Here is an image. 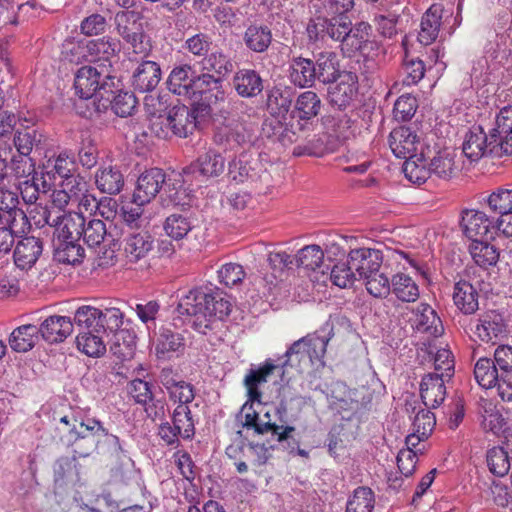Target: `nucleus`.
<instances>
[{
  "label": "nucleus",
  "mask_w": 512,
  "mask_h": 512,
  "mask_svg": "<svg viewBox=\"0 0 512 512\" xmlns=\"http://www.w3.org/2000/svg\"><path fill=\"white\" fill-rule=\"evenodd\" d=\"M231 308V303L219 294L193 289L181 296L177 312L185 317L184 321L190 323L195 330L206 334L217 320H222L230 314Z\"/></svg>",
  "instance_id": "nucleus-1"
},
{
  "label": "nucleus",
  "mask_w": 512,
  "mask_h": 512,
  "mask_svg": "<svg viewBox=\"0 0 512 512\" xmlns=\"http://www.w3.org/2000/svg\"><path fill=\"white\" fill-rule=\"evenodd\" d=\"M334 336V326L326 321L317 331L293 342L285 352L284 365L314 364L325 356L329 341Z\"/></svg>",
  "instance_id": "nucleus-2"
},
{
  "label": "nucleus",
  "mask_w": 512,
  "mask_h": 512,
  "mask_svg": "<svg viewBox=\"0 0 512 512\" xmlns=\"http://www.w3.org/2000/svg\"><path fill=\"white\" fill-rule=\"evenodd\" d=\"M118 84L119 80L111 75L110 64L83 66L77 71L74 80L76 93L82 99L107 98Z\"/></svg>",
  "instance_id": "nucleus-3"
},
{
  "label": "nucleus",
  "mask_w": 512,
  "mask_h": 512,
  "mask_svg": "<svg viewBox=\"0 0 512 512\" xmlns=\"http://www.w3.org/2000/svg\"><path fill=\"white\" fill-rule=\"evenodd\" d=\"M118 35L135 54L146 56L151 46L144 31L143 16L132 10L119 11L114 18Z\"/></svg>",
  "instance_id": "nucleus-4"
},
{
  "label": "nucleus",
  "mask_w": 512,
  "mask_h": 512,
  "mask_svg": "<svg viewBox=\"0 0 512 512\" xmlns=\"http://www.w3.org/2000/svg\"><path fill=\"white\" fill-rule=\"evenodd\" d=\"M241 411L244 413L243 427L254 429L257 434L271 431L280 443L289 441L290 434L295 431L293 426L277 425L272 422L270 409L262 403L259 405L257 402H245Z\"/></svg>",
  "instance_id": "nucleus-5"
},
{
  "label": "nucleus",
  "mask_w": 512,
  "mask_h": 512,
  "mask_svg": "<svg viewBox=\"0 0 512 512\" xmlns=\"http://www.w3.org/2000/svg\"><path fill=\"white\" fill-rule=\"evenodd\" d=\"M348 17L316 15L311 17L306 25L305 34L310 44L323 43L327 39L340 45L345 39L350 24Z\"/></svg>",
  "instance_id": "nucleus-6"
},
{
  "label": "nucleus",
  "mask_w": 512,
  "mask_h": 512,
  "mask_svg": "<svg viewBox=\"0 0 512 512\" xmlns=\"http://www.w3.org/2000/svg\"><path fill=\"white\" fill-rule=\"evenodd\" d=\"M72 438L66 444L73 448V456L85 458L90 456L98 446L100 438L108 435L102 423L94 418H88L87 424H74Z\"/></svg>",
  "instance_id": "nucleus-7"
},
{
  "label": "nucleus",
  "mask_w": 512,
  "mask_h": 512,
  "mask_svg": "<svg viewBox=\"0 0 512 512\" xmlns=\"http://www.w3.org/2000/svg\"><path fill=\"white\" fill-rule=\"evenodd\" d=\"M495 135L487 136L481 126H474L466 134L462 150L471 161H478L485 156L502 157L506 155Z\"/></svg>",
  "instance_id": "nucleus-8"
},
{
  "label": "nucleus",
  "mask_w": 512,
  "mask_h": 512,
  "mask_svg": "<svg viewBox=\"0 0 512 512\" xmlns=\"http://www.w3.org/2000/svg\"><path fill=\"white\" fill-rule=\"evenodd\" d=\"M460 226L471 241L495 238L494 221L483 211L465 209L461 212Z\"/></svg>",
  "instance_id": "nucleus-9"
},
{
  "label": "nucleus",
  "mask_w": 512,
  "mask_h": 512,
  "mask_svg": "<svg viewBox=\"0 0 512 512\" xmlns=\"http://www.w3.org/2000/svg\"><path fill=\"white\" fill-rule=\"evenodd\" d=\"M158 381L168 394L169 400L178 405L188 406L195 398L193 385L183 380L172 367L162 368L158 375Z\"/></svg>",
  "instance_id": "nucleus-10"
},
{
  "label": "nucleus",
  "mask_w": 512,
  "mask_h": 512,
  "mask_svg": "<svg viewBox=\"0 0 512 512\" xmlns=\"http://www.w3.org/2000/svg\"><path fill=\"white\" fill-rule=\"evenodd\" d=\"M371 36L372 27L369 23L361 21L353 25L350 21L345 39L340 45L343 56L353 57L357 53L364 54L373 45Z\"/></svg>",
  "instance_id": "nucleus-11"
},
{
  "label": "nucleus",
  "mask_w": 512,
  "mask_h": 512,
  "mask_svg": "<svg viewBox=\"0 0 512 512\" xmlns=\"http://www.w3.org/2000/svg\"><path fill=\"white\" fill-rule=\"evenodd\" d=\"M155 239L146 229L133 230L124 238V255L129 263L146 261L154 250Z\"/></svg>",
  "instance_id": "nucleus-12"
},
{
  "label": "nucleus",
  "mask_w": 512,
  "mask_h": 512,
  "mask_svg": "<svg viewBox=\"0 0 512 512\" xmlns=\"http://www.w3.org/2000/svg\"><path fill=\"white\" fill-rule=\"evenodd\" d=\"M225 99L223 80L210 73L195 75L193 83L194 102L203 101L207 105L217 104Z\"/></svg>",
  "instance_id": "nucleus-13"
},
{
  "label": "nucleus",
  "mask_w": 512,
  "mask_h": 512,
  "mask_svg": "<svg viewBox=\"0 0 512 512\" xmlns=\"http://www.w3.org/2000/svg\"><path fill=\"white\" fill-rule=\"evenodd\" d=\"M358 77L355 73L344 71L336 83L328 89L330 105L339 110L349 107L357 95Z\"/></svg>",
  "instance_id": "nucleus-14"
},
{
  "label": "nucleus",
  "mask_w": 512,
  "mask_h": 512,
  "mask_svg": "<svg viewBox=\"0 0 512 512\" xmlns=\"http://www.w3.org/2000/svg\"><path fill=\"white\" fill-rule=\"evenodd\" d=\"M166 180L162 169L151 168L144 171L137 180L133 193V200L136 204L145 205L151 202L160 192Z\"/></svg>",
  "instance_id": "nucleus-15"
},
{
  "label": "nucleus",
  "mask_w": 512,
  "mask_h": 512,
  "mask_svg": "<svg viewBox=\"0 0 512 512\" xmlns=\"http://www.w3.org/2000/svg\"><path fill=\"white\" fill-rule=\"evenodd\" d=\"M348 262L359 278L363 279L380 270L383 263V253L378 249L367 247L351 249L348 253Z\"/></svg>",
  "instance_id": "nucleus-16"
},
{
  "label": "nucleus",
  "mask_w": 512,
  "mask_h": 512,
  "mask_svg": "<svg viewBox=\"0 0 512 512\" xmlns=\"http://www.w3.org/2000/svg\"><path fill=\"white\" fill-rule=\"evenodd\" d=\"M225 169L224 157L215 150H209L184 169L185 174L205 179L218 177Z\"/></svg>",
  "instance_id": "nucleus-17"
},
{
  "label": "nucleus",
  "mask_w": 512,
  "mask_h": 512,
  "mask_svg": "<svg viewBox=\"0 0 512 512\" xmlns=\"http://www.w3.org/2000/svg\"><path fill=\"white\" fill-rule=\"evenodd\" d=\"M279 369V366L274 364L271 359L266 360L262 365L257 368H250L244 377L243 384L247 390L246 402H257L261 405L262 393L259 390V385L268 381V378Z\"/></svg>",
  "instance_id": "nucleus-18"
},
{
  "label": "nucleus",
  "mask_w": 512,
  "mask_h": 512,
  "mask_svg": "<svg viewBox=\"0 0 512 512\" xmlns=\"http://www.w3.org/2000/svg\"><path fill=\"white\" fill-rule=\"evenodd\" d=\"M162 77L160 65L152 60H141L132 74V86L141 93L153 91Z\"/></svg>",
  "instance_id": "nucleus-19"
},
{
  "label": "nucleus",
  "mask_w": 512,
  "mask_h": 512,
  "mask_svg": "<svg viewBox=\"0 0 512 512\" xmlns=\"http://www.w3.org/2000/svg\"><path fill=\"white\" fill-rule=\"evenodd\" d=\"M196 119L195 111L186 105H175L166 115L171 133L181 138L193 133L196 129Z\"/></svg>",
  "instance_id": "nucleus-20"
},
{
  "label": "nucleus",
  "mask_w": 512,
  "mask_h": 512,
  "mask_svg": "<svg viewBox=\"0 0 512 512\" xmlns=\"http://www.w3.org/2000/svg\"><path fill=\"white\" fill-rule=\"evenodd\" d=\"M198 226V219L189 209H182L166 217L163 223L165 234L175 240H182Z\"/></svg>",
  "instance_id": "nucleus-21"
},
{
  "label": "nucleus",
  "mask_w": 512,
  "mask_h": 512,
  "mask_svg": "<svg viewBox=\"0 0 512 512\" xmlns=\"http://www.w3.org/2000/svg\"><path fill=\"white\" fill-rule=\"evenodd\" d=\"M96 188L103 194L117 195L124 187L125 178L121 168L117 165L103 164L99 166L94 175Z\"/></svg>",
  "instance_id": "nucleus-22"
},
{
  "label": "nucleus",
  "mask_w": 512,
  "mask_h": 512,
  "mask_svg": "<svg viewBox=\"0 0 512 512\" xmlns=\"http://www.w3.org/2000/svg\"><path fill=\"white\" fill-rule=\"evenodd\" d=\"M236 93L242 98H254L264 89V81L258 71L251 68L238 69L232 78Z\"/></svg>",
  "instance_id": "nucleus-23"
},
{
  "label": "nucleus",
  "mask_w": 512,
  "mask_h": 512,
  "mask_svg": "<svg viewBox=\"0 0 512 512\" xmlns=\"http://www.w3.org/2000/svg\"><path fill=\"white\" fill-rule=\"evenodd\" d=\"M502 377L501 400L512 405V347L502 345L496 348L492 359Z\"/></svg>",
  "instance_id": "nucleus-24"
},
{
  "label": "nucleus",
  "mask_w": 512,
  "mask_h": 512,
  "mask_svg": "<svg viewBox=\"0 0 512 512\" xmlns=\"http://www.w3.org/2000/svg\"><path fill=\"white\" fill-rule=\"evenodd\" d=\"M40 336L49 343H60L74 331L70 317L52 315L47 317L38 327Z\"/></svg>",
  "instance_id": "nucleus-25"
},
{
  "label": "nucleus",
  "mask_w": 512,
  "mask_h": 512,
  "mask_svg": "<svg viewBox=\"0 0 512 512\" xmlns=\"http://www.w3.org/2000/svg\"><path fill=\"white\" fill-rule=\"evenodd\" d=\"M321 108L322 101L318 94L310 90L304 91L296 97L291 110V117L303 121L304 124H301L300 127L303 129L309 121L320 114Z\"/></svg>",
  "instance_id": "nucleus-26"
},
{
  "label": "nucleus",
  "mask_w": 512,
  "mask_h": 512,
  "mask_svg": "<svg viewBox=\"0 0 512 512\" xmlns=\"http://www.w3.org/2000/svg\"><path fill=\"white\" fill-rule=\"evenodd\" d=\"M42 251L43 243L39 238L23 237L17 242L13 252L15 265L22 270L30 269L35 265Z\"/></svg>",
  "instance_id": "nucleus-27"
},
{
  "label": "nucleus",
  "mask_w": 512,
  "mask_h": 512,
  "mask_svg": "<svg viewBox=\"0 0 512 512\" xmlns=\"http://www.w3.org/2000/svg\"><path fill=\"white\" fill-rule=\"evenodd\" d=\"M420 395L427 408H436L446 397L445 379L439 373L425 375L420 383Z\"/></svg>",
  "instance_id": "nucleus-28"
},
{
  "label": "nucleus",
  "mask_w": 512,
  "mask_h": 512,
  "mask_svg": "<svg viewBox=\"0 0 512 512\" xmlns=\"http://www.w3.org/2000/svg\"><path fill=\"white\" fill-rule=\"evenodd\" d=\"M195 75L196 73L191 65L175 66L167 79L169 91L185 99H192Z\"/></svg>",
  "instance_id": "nucleus-29"
},
{
  "label": "nucleus",
  "mask_w": 512,
  "mask_h": 512,
  "mask_svg": "<svg viewBox=\"0 0 512 512\" xmlns=\"http://www.w3.org/2000/svg\"><path fill=\"white\" fill-rule=\"evenodd\" d=\"M317 80L322 84H332L344 74L340 69L338 55L333 51H321L314 54Z\"/></svg>",
  "instance_id": "nucleus-30"
},
{
  "label": "nucleus",
  "mask_w": 512,
  "mask_h": 512,
  "mask_svg": "<svg viewBox=\"0 0 512 512\" xmlns=\"http://www.w3.org/2000/svg\"><path fill=\"white\" fill-rule=\"evenodd\" d=\"M413 314L414 316L411 319L412 327L417 332L425 333L433 337L442 334V322L430 305L420 303L413 309Z\"/></svg>",
  "instance_id": "nucleus-31"
},
{
  "label": "nucleus",
  "mask_w": 512,
  "mask_h": 512,
  "mask_svg": "<svg viewBox=\"0 0 512 512\" xmlns=\"http://www.w3.org/2000/svg\"><path fill=\"white\" fill-rule=\"evenodd\" d=\"M417 135L407 127H398L389 135V146L398 158L409 159L415 156L418 145Z\"/></svg>",
  "instance_id": "nucleus-32"
},
{
  "label": "nucleus",
  "mask_w": 512,
  "mask_h": 512,
  "mask_svg": "<svg viewBox=\"0 0 512 512\" xmlns=\"http://www.w3.org/2000/svg\"><path fill=\"white\" fill-rule=\"evenodd\" d=\"M316 70L313 59L302 56L293 57L289 64L290 81L300 88H311L314 86Z\"/></svg>",
  "instance_id": "nucleus-33"
},
{
  "label": "nucleus",
  "mask_w": 512,
  "mask_h": 512,
  "mask_svg": "<svg viewBox=\"0 0 512 512\" xmlns=\"http://www.w3.org/2000/svg\"><path fill=\"white\" fill-rule=\"evenodd\" d=\"M55 223V238L59 240H80L83 233L84 219L82 212L58 214Z\"/></svg>",
  "instance_id": "nucleus-34"
},
{
  "label": "nucleus",
  "mask_w": 512,
  "mask_h": 512,
  "mask_svg": "<svg viewBox=\"0 0 512 512\" xmlns=\"http://www.w3.org/2000/svg\"><path fill=\"white\" fill-rule=\"evenodd\" d=\"M87 55L93 61H104L105 65H111L110 59L116 57L121 50V43L111 36H103L90 40L85 44Z\"/></svg>",
  "instance_id": "nucleus-35"
},
{
  "label": "nucleus",
  "mask_w": 512,
  "mask_h": 512,
  "mask_svg": "<svg viewBox=\"0 0 512 512\" xmlns=\"http://www.w3.org/2000/svg\"><path fill=\"white\" fill-rule=\"evenodd\" d=\"M18 205L17 192L0 185V223L15 225L19 219L26 220V214Z\"/></svg>",
  "instance_id": "nucleus-36"
},
{
  "label": "nucleus",
  "mask_w": 512,
  "mask_h": 512,
  "mask_svg": "<svg viewBox=\"0 0 512 512\" xmlns=\"http://www.w3.org/2000/svg\"><path fill=\"white\" fill-rule=\"evenodd\" d=\"M478 290L470 282L460 280L454 286L453 302L465 315H472L479 309Z\"/></svg>",
  "instance_id": "nucleus-37"
},
{
  "label": "nucleus",
  "mask_w": 512,
  "mask_h": 512,
  "mask_svg": "<svg viewBox=\"0 0 512 512\" xmlns=\"http://www.w3.org/2000/svg\"><path fill=\"white\" fill-rule=\"evenodd\" d=\"M101 310L83 305L76 309L73 318L74 330L82 332H104V324L101 322Z\"/></svg>",
  "instance_id": "nucleus-38"
},
{
  "label": "nucleus",
  "mask_w": 512,
  "mask_h": 512,
  "mask_svg": "<svg viewBox=\"0 0 512 512\" xmlns=\"http://www.w3.org/2000/svg\"><path fill=\"white\" fill-rule=\"evenodd\" d=\"M474 377L477 383L485 389L497 387L498 395L501 398L503 375H500L492 359L486 357L478 359L474 366Z\"/></svg>",
  "instance_id": "nucleus-39"
},
{
  "label": "nucleus",
  "mask_w": 512,
  "mask_h": 512,
  "mask_svg": "<svg viewBox=\"0 0 512 512\" xmlns=\"http://www.w3.org/2000/svg\"><path fill=\"white\" fill-rule=\"evenodd\" d=\"M246 48L254 53H264L272 43V31L267 25L252 24L244 32Z\"/></svg>",
  "instance_id": "nucleus-40"
},
{
  "label": "nucleus",
  "mask_w": 512,
  "mask_h": 512,
  "mask_svg": "<svg viewBox=\"0 0 512 512\" xmlns=\"http://www.w3.org/2000/svg\"><path fill=\"white\" fill-rule=\"evenodd\" d=\"M442 18L440 5H432L422 16L418 40L423 45L433 43L439 33Z\"/></svg>",
  "instance_id": "nucleus-41"
},
{
  "label": "nucleus",
  "mask_w": 512,
  "mask_h": 512,
  "mask_svg": "<svg viewBox=\"0 0 512 512\" xmlns=\"http://www.w3.org/2000/svg\"><path fill=\"white\" fill-rule=\"evenodd\" d=\"M491 135H495L506 155L512 154V106H505L499 111Z\"/></svg>",
  "instance_id": "nucleus-42"
},
{
  "label": "nucleus",
  "mask_w": 512,
  "mask_h": 512,
  "mask_svg": "<svg viewBox=\"0 0 512 512\" xmlns=\"http://www.w3.org/2000/svg\"><path fill=\"white\" fill-rule=\"evenodd\" d=\"M292 90L288 87L274 86L267 91V110L272 116L285 117L293 103Z\"/></svg>",
  "instance_id": "nucleus-43"
},
{
  "label": "nucleus",
  "mask_w": 512,
  "mask_h": 512,
  "mask_svg": "<svg viewBox=\"0 0 512 512\" xmlns=\"http://www.w3.org/2000/svg\"><path fill=\"white\" fill-rule=\"evenodd\" d=\"M504 331L502 316L494 311L482 315L475 327V334L486 343L492 342Z\"/></svg>",
  "instance_id": "nucleus-44"
},
{
  "label": "nucleus",
  "mask_w": 512,
  "mask_h": 512,
  "mask_svg": "<svg viewBox=\"0 0 512 512\" xmlns=\"http://www.w3.org/2000/svg\"><path fill=\"white\" fill-rule=\"evenodd\" d=\"M54 258L63 264L76 265L84 258V248L80 240H53Z\"/></svg>",
  "instance_id": "nucleus-45"
},
{
  "label": "nucleus",
  "mask_w": 512,
  "mask_h": 512,
  "mask_svg": "<svg viewBox=\"0 0 512 512\" xmlns=\"http://www.w3.org/2000/svg\"><path fill=\"white\" fill-rule=\"evenodd\" d=\"M295 267L325 273L324 252L319 245H307L294 256Z\"/></svg>",
  "instance_id": "nucleus-46"
},
{
  "label": "nucleus",
  "mask_w": 512,
  "mask_h": 512,
  "mask_svg": "<svg viewBox=\"0 0 512 512\" xmlns=\"http://www.w3.org/2000/svg\"><path fill=\"white\" fill-rule=\"evenodd\" d=\"M391 293L402 302H415L420 295L419 287L414 279L402 272L391 278Z\"/></svg>",
  "instance_id": "nucleus-47"
},
{
  "label": "nucleus",
  "mask_w": 512,
  "mask_h": 512,
  "mask_svg": "<svg viewBox=\"0 0 512 512\" xmlns=\"http://www.w3.org/2000/svg\"><path fill=\"white\" fill-rule=\"evenodd\" d=\"M469 252L474 262L484 269L495 266L500 255L498 249L486 239L472 241Z\"/></svg>",
  "instance_id": "nucleus-48"
},
{
  "label": "nucleus",
  "mask_w": 512,
  "mask_h": 512,
  "mask_svg": "<svg viewBox=\"0 0 512 512\" xmlns=\"http://www.w3.org/2000/svg\"><path fill=\"white\" fill-rule=\"evenodd\" d=\"M38 326L25 324L13 330L9 338L10 347L17 352L31 350L39 336Z\"/></svg>",
  "instance_id": "nucleus-49"
},
{
  "label": "nucleus",
  "mask_w": 512,
  "mask_h": 512,
  "mask_svg": "<svg viewBox=\"0 0 512 512\" xmlns=\"http://www.w3.org/2000/svg\"><path fill=\"white\" fill-rule=\"evenodd\" d=\"M119 87L120 83L116 88H113V93L102 100L110 104L111 109L116 115L127 117L132 115L136 109L137 100L132 92L123 91Z\"/></svg>",
  "instance_id": "nucleus-50"
},
{
  "label": "nucleus",
  "mask_w": 512,
  "mask_h": 512,
  "mask_svg": "<svg viewBox=\"0 0 512 512\" xmlns=\"http://www.w3.org/2000/svg\"><path fill=\"white\" fill-rule=\"evenodd\" d=\"M135 339L136 336L127 329L117 331L111 340V353L122 361L133 358L136 349Z\"/></svg>",
  "instance_id": "nucleus-51"
},
{
  "label": "nucleus",
  "mask_w": 512,
  "mask_h": 512,
  "mask_svg": "<svg viewBox=\"0 0 512 512\" xmlns=\"http://www.w3.org/2000/svg\"><path fill=\"white\" fill-rule=\"evenodd\" d=\"M200 65L203 71L214 72L218 75L217 77L220 78L228 75L234 69L230 56L221 50L208 53L204 58H202Z\"/></svg>",
  "instance_id": "nucleus-52"
},
{
  "label": "nucleus",
  "mask_w": 512,
  "mask_h": 512,
  "mask_svg": "<svg viewBox=\"0 0 512 512\" xmlns=\"http://www.w3.org/2000/svg\"><path fill=\"white\" fill-rule=\"evenodd\" d=\"M104 332H82L76 336L77 348L89 357H101L106 352Z\"/></svg>",
  "instance_id": "nucleus-53"
},
{
  "label": "nucleus",
  "mask_w": 512,
  "mask_h": 512,
  "mask_svg": "<svg viewBox=\"0 0 512 512\" xmlns=\"http://www.w3.org/2000/svg\"><path fill=\"white\" fill-rule=\"evenodd\" d=\"M214 139L217 144L225 145L226 149H234L246 143L249 135L243 125L236 124L219 128Z\"/></svg>",
  "instance_id": "nucleus-54"
},
{
  "label": "nucleus",
  "mask_w": 512,
  "mask_h": 512,
  "mask_svg": "<svg viewBox=\"0 0 512 512\" xmlns=\"http://www.w3.org/2000/svg\"><path fill=\"white\" fill-rule=\"evenodd\" d=\"M83 226L81 238L90 247L99 246L101 243L114 240L108 232L105 222L100 219H91L88 222L84 219Z\"/></svg>",
  "instance_id": "nucleus-55"
},
{
  "label": "nucleus",
  "mask_w": 512,
  "mask_h": 512,
  "mask_svg": "<svg viewBox=\"0 0 512 512\" xmlns=\"http://www.w3.org/2000/svg\"><path fill=\"white\" fill-rule=\"evenodd\" d=\"M171 421L183 439L191 440L194 437L195 424L189 406L177 405L172 412Z\"/></svg>",
  "instance_id": "nucleus-56"
},
{
  "label": "nucleus",
  "mask_w": 512,
  "mask_h": 512,
  "mask_svg": "<svg viewBox=\"0 0 512 512\" xmlns=\"http://www.w3.org/2000/svg\"><path fill=\"white\" fill-rule=\"evenodd\" d=\"M183 337L170 329H162L155 346L158 358L166 359L183 347Z\"/></svg>",
  "instance_id": "nucleus-57"
},
{
  "label": "nucleus",
  "mask_w": 512,
  "mask_h": 512,
  "mask_svg": "<svg viewBox=\"0 0 512 512\" xmlns=\"http://www.w3.org/2000/svg\"><path fill=\"white\" fill-rule=\"evenodd\" d=\"M405 177L414 184L421 185L431 177L430 167L422 157L417 155L407 159L403 164Z\"/></svg>",
  "instance_id": "nucleus-58"
},
{
  "label": "nucleus",
  "mask_w": 512,
  "mask_h": 512,
  "mask_svg": "<svg viewBox=\"0 0 512 512\" xmlns=\"http://www.w3.org/2000/svg\"><path fill=\"white\" fill-rule=\"evenodd\" d=\"M429 167L431 176L435 175L444 180L454 177L458 171L454 157L447 152H441L434 156L429 163Z\"/></svg>",
  "instance_id": "nucleus-59"
},
{
  "label": "nucleus",
  "mask_w": 512,
  "mask_h": 512,
  "mask_svg": "<svg viewBox=\"0 0 512 512\" xmlns=\"http://www.w3.org/2000/svg\"><path fill=\"white\" fill-rule=\"evenodd\" d=\"M374 505L373 491L368 487H358L347 502L346 512H372Z\"/></svg>",
  "instance_id": "nucleus-60"
},
{
  "label": "nucleus",
  "mask_w": 512,
  "mask_h": 512,
  "mask_svg": "<svg viewBox=\"0 0 512 512\" xmlns=\"http://www.w3.org/2000/svg\"><path fill=\"white\" fill-rule=\"evenodd\" d=\"M489 210L497 215L512 212V185L511 188L499 187L486 199Z\"/></svg>",
  "instance_id": "nucleus-61"
},
{
  "label": "nucleus",
  "mask_w": 512,
  "mask_h": 512,
  "mask_svg": "<svg viewBox=\"0 0 512 512\" xmlns=\"http://www.w3.org/2000/svg\"><path fill=\"white\" fill-rule=\"evenodd\" d=\"M331 282L342 289L351 288L357 278V273L352 265L347 261L339 262L333 265L330 271Z\"/></svg>",
  "instance_id": "nucleus-62"
},
{
  "label": "nucleus",
  "mask_w": 512,
  "mask_h": 512,
  "mask_svg": "<svg viewBox=\"0 0 512 512\" xmlns=\"http://www.w3.org/2000/svg\"><path fill=\"white\" fill-rule=\"evenodd\" d=\"M42 135L36 129L25 128L18 130L14 136V145L19 155L29 156L34 146L41 142Z\"/></svg>",
  "instance_id": "nucleus-63"
},
{
  "label": "nucleus",
  "mask_w": 512,
  "mask_h": 512,
  "mask_svg": "<svg viewBox=\"0 0 512 512\" xmlns=\"http://www.w3.org/2000/svg\"><path fill=\"white\" fill-rule=\"evenodd\" d=\"M367 292L376 298H386L391 293V279L385 273L375 272L370 277H364Z\"/></svg>",
  "instance_id": "nucleus-64"
}]
</instances>
